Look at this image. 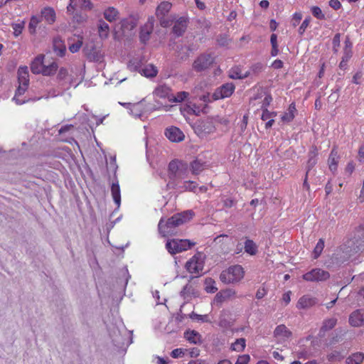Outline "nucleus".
<instances>
[{"mask_svg": "<svg viewBox=\"0 0 364 364\" xmlns=\"http://www.w3.org/2000/svg\"><path fill=\"white\" fill-rule=\"evenodd\" d=\"M250 360L248 355H242L238 357L235 364H247Z\"/></svg>", "mask_w": 364, "mask_h": 364, "instance_id": "6e6d98bb", "label": "nucleus"}, {"mask_svg": "<svg viewBox=\"0 0 364 364\" xmlns=\"http://www.w3.org/2000/svg\"><path fill=\"white\" fill-rule=\"evenodd\" d=\"M72 128H73V126L72 124H67V125L63 126L59 129V134H62L63 133H65V132H68Z\"/></svg>", "mask_w": 364, "mask_h": 364, "instance_id": "0e129e2a", "label": "nucleus"}, {"mask_svg": "<svg viewBox=\"0 0 364 364\" xmlns=\"http://www.w3.org/2000/svg\"><path fill=\"white\" fill-rule=\"evenodd\" d=\"M190 317H191V318H192L193 320H197V321H201V322H205V323L210 322V319L208 318V316L207 314L200 315V314H198L193 312L190 315Z\"/></svg>", "mask_w": 364, "mask_h": 364, "instance_id": "a18cd8bd", "label": "nucleus"}, {"mask_svg": "<svg viewBox=\"0 0 364 364\" xmlns=\"http://www.w3.org/2000/svg\"><path fill=\"white\" fill-rule=\"evenodd\" d=\"M352 57V50H343V55L342 59L344 60L348 61L349 59Z\"/></svg>", "mask_w": 364, "mask_h": 364, "instance_id": "bf43d9fd", "label": "nucleus"}, {"mask_svg": "<svg viewBox=\"0 0 364 364\" xmlns=\"http://www.w3.org/2000/svg\"><path fill=\"white\" fill-rule=\"evenodd\" d=\"M58 68V64L55 62H52L48 65L44 64L41 73L45 76L53 75L56 73Z\"/></svg>", "mask_w": 364, "mask_h": 364, "instance_id": "473e14b6", "label": "nucleus"}, {"mask_svg": "<svg viewBox=\"0 0 364 364\" xmlns=\"http://www.w3.org/2000/svg\"><path fill=\"white\" fill-rule=\"evenodd\" d=\"M193 129L198 136L204 137L214 132L215 127L213 119L206 118L196 122L193 125Z\"/></svg>", "mask_w": 364, "mask_h": 364, "instance_id": "0eeeda50", "label": "nucleus"}, {"mask_svg": "<svg viewBox=\"0 0 364 364\" xmlns=\"http://www.w3.org/2000/svg\"><path fill=\"white\" fill-rule=\"evenodd\" d=\"M184 337L190 343L198 344L201 342L200 335L196 331H187L184 333Z\"/></svg>", "mask_w": 364, "mask_h": 364, "instance_id": "cd10ccee", "label": "nucleus"}, {"mask_svg": "<svg viewBox=\"0 0 364 364\" xmlns=\"http://www.w3.org/2000/svg\"><path fill=\"white\" fill-rule=\"evenodd\" d=\"M119 12L114 7H109L104 11L105 18L110 23L115 21L118 18Z\"/></svg>", "mask_w": 364, "mask_h": 364, "instance_id": "7c9ffc66", "label": "nucleus"}, {"mask_svg": "<svg viewBox=\"0 0 364 364\" xmlns=\"http://www.w3.org/2000/svg\"><path fill=\"white\" fill-rule=\"evenodd\" d=\"M327 358L329 361H339L343 358V356L338 351H333L327 355Z\"/></svg>", "mask_w": 364, "mask_h": 364, "instance_id": "c03bdc74", "label": "nucleus"}, {"mask_svg": "<svg viewBox=\"0 0 364 364\" xmlns=\"http://www.w3.org/2000/svg\"><path fill=\"white\" fill-rule=\"evenodd\" d=\"M337 319L335 318H331L323 321V326L321 328L322 331H327L332 329L336 324Z\"/></svg>", "mask_w": 364, "mask_h": 364, "instance_id": "a19ab883", "label": "nucleus"}, {"mask_svg": "<svg viewBox=\"0 0 364 364\" xmlns=\"http://www.w3.org/2000/svg\"><path fill=\"white\" fill-rule=\"evenodd\" d=\"M187 168V165L183 164L179 161H171L168 164V178L167 183V188H175L178 186V181L184 178L185 171Z\"/></svg>", "mask_w": 364, "mask_h": 364, "instance_id": "7ed1b4c3", "label": "nucleus"}, {"mask_svg": "<svg viewBox=\"0 0 364 364\" xmlns=\"http://www.w3.org/2000/svg\"><path fill=\"white\" fill-rule=\"evenodd\" d=\"M18 87L16 91L13 100L17 105H23L30 101H36L43 98V96L32 97L30 95L23 96L28 90L29 85V73L27 66L19 67L18 69Z\"/></svg>", "mask_w": 364, "mask_h": 364, "instance_id": "f03ea898", "label": "nucleus"}, {"mask_svg": "<svg viewBox=\"0 0 364 364\" xmlns=\"http://www.w3.org/2000/svg\"><path fill=\"white\" fill-rule=\"evenodd\" d=\"M291 336V332L283 324L277 326L274 331V336L277 341L280 343H284Z\"/></svg>", "mask_w": 364, "mask_h": 364, "instance_id": "f8f14e48", "label": "nucleus"}, {"mask_svg": "<svg viewBox=\"0 0 364 364\" xmlns=\"http://www.w3.org/2000/svg\"><path fill=\"white\" fill-rule=\"evenodd\" d=\"M193 215L192 210H186L173 215L165 223L164 218H161L158 225L159 233L163 237L175 235L176 228L190 220Z\"/></svg>", "mask_w": 364, "mask_h": 364, "instance_id": "f257e3e1", "label": "nucleus"}, {"mask_svg": "<svg viewBox=\"0 0 364 364\" xmlns=\"http://www.w3.org/2000/svg\"><path fill=\"white\" fill-rule=\"evenodd\" d=\"M310 21H311V18H310V17H307V18H306L303 21V22H302V23H301V25L300 26V27H299V33L301 35H302V34L305 32V31H306V28H307V27L309 26V25Z\"/></svg>", "mask_w": 364, "mask_h": 364, "instance_id": "864d4df0", "label": "nucleus"}, {"mask_svg": "<svg viewBox=\"0 0 364 364\" xmlns=\"http://www.w3.org/2000/svg\"><path fill=\"white\" fill-rule=\"evenodd\" d=\"M97 28L100 37L101 38H107L109 33V25L105 21L100 19L98 21Z\"/></svg>", "mask_w": 364, "mask_h": 364, "instance_id": "c85d7f7f", "label": "nucleus"}, {"mask_svg": "<svg viewBox=\"0 0 364 364\" xmlns=\"http://www.w3.org/2000/svg\"><path fill=\"white\" fill-rule=\"evenodd\" d=\"M316 303L317 301L315 297L306 294L299 299L296 304V308L299 309H306L314 306Z\"/></svg>", "mask_w": 364, "mask_h": 364, "instance_id": "dca6fc26", "label": "nucleus"}, {"mask_svg": "<svg viewBox=\"0 0 364 364\" xmlns=\"http://www.w3.org/2000/svg\"><path fill=\"white\" fill-rule=\"evenodd\" d=\"M341 42V34L336 33L333 38V48L335 52L338 51V48L340 46Z\"/></svg>", "mask_w": 364, "mask_h": 364, "instance_id": "5fc2aeb1", "label": "nucleus"}, {"mask_svg": "<svg viewBox=\"0 0 364 364\" xmlns=\"http://www.w3.org/2000/svg\"><path fill=\"white\" fill-rule=\"evenodd\" d=\"M245 339L238 338L231 346V349L237 352L242 351L245 348Z\"/></svg>", "mask_w": 364, "mask_h": 364, "instance_id": "ea45409f", "label": "nucleus"}, {"mask_svg": "<svg viewBox=\"0 0 364 364\" xmlns=\"http://www.w3.org/2000/svg\"><path fill=\"white\" fill-rule=\"evenodd\" d=\"M247 120H248V117L246 116V115L243 116L242 122L240 124V129H241L242 132H243L245 130L246 127H247Z\"/></svg>", "mask_w": 364, "mask_h": 364, "instance_id": "052dcab7", "label": "nucleus"}, {"mask_svg": "<svg viewBox=\"0 0 364 364\" xmlns=\"http://www.w3.org/2000/svg\"><path fill=\"white\" fill-rule=\"evenodd\" d=\"M165 135L172 142H180L185 138L183 132L179 128L174 126L166 128Z\"/></svg>", "mask_w": 364, "mask_h": 364, "instance_id": "4468645a", "label": "nucleus"}, {"mask_svg": "<svg viewBox=\"0 0 364 364\" xmlns=\"http://www.w3.org/2000/svg\"><path fill=\"white\" fill-rule=\"evenodd\" d=\"M362 77V74L360 73H356L353 77L352 82L356 85L360 84V80Z\"/></svg>", "mask_w": 364, "mask_h": 364, "instance_id": "e2e57ef3", "label": "nucleus"}, {"mask_svg": "<svg viewBox=\"0 0 364 364\" xmlns=\"http://www.w3.org/2000/svg\"><path fill=\"white\" fill-rule=\"evenodd\" d=\"M329 6L335 10H338L341 7V4L338 0H330Z\"/></svg>", "mask_w": 364, "mask_h": 364, "instance_id": "13d9d810", "label": "nucleus"}, {"mask_svg": "<svg viewBox=\"0 0 364 364\" xmlns=\"http://www.w3.org/2000/svg\"><path fill=\"white\" fill-rule=\"evenodd\" d=\"M205 289L208 293L213 294V293H215L218 290V288L215 286V281L213 280L211 278L206 279L205 281Z\"/></svg>", "mask_w": 364, "mask_h": 364, "instance_id": "79ce46f5", "label": "nucleus"}, {"mask_svg": "<svg viewBox=\"0 0 364 364\" xmlns=\"http://www.w3.org/2000/svg\"><path fill=\"white\" fill-rule=\"evenodd\" d=\"M244 270L240 265H233L223 270L220 279L225 284L237 283L244 277Z\"/></svg>", "mask_w": 364, "mask_h": 364, "instance_id": "20e7f679", "label": "nucleus"}, {"mask_svg": "<svg viewBox=\"0 0 364 364\" xmlns=\"http://www.w3.org/2000/svg\"><path fill=\"white\" fill-rule=\"evenodd\" d=\"M185 267L186 270L191 274H200L204 267V261L202 255L200 254H196L193 255L186 263Z\"/></svg>", "mask_w": 364, "mask_h": 364, "instance_id": "1a4fd4ad", "label": "nucleus"}, {"mask_svg": "<svg viewBox=\"0 0 364 364\" xmlns=\"http://www.w3.org/2000/svg\"><path fill=\"white\" fill-rule=\"evenodd\" d=\"M205 166V164L198 159L194 160L191 164V171L193 174H198L203 170Z\"/></svg>", "mask_w": 364, "mask_h": 364, "instance_id": "58836bf2", "label": "nucleus"}, {"mask_svg": "<svg viewBox=\"0 0 364 364\" xmlns=\"http://www.w3.org/2000/svg\"><path fill=\"white\" fill-rule=\"evenodd\" d=\"M364 322V309H358L354 311L349 316V323L351 326L358 327L363 324Z\"/></svg>", "mask_w": 364, "mask_h": 364, "instance_id": "f3484780", "label": "nucleus"}, {"mask_svg": "<svg viewBox=\"0 0 364 364\" xmlns=\"http://www.w3.org/2000/svg\"><path fill=\"white\" fill-rule=\"evenodd\" d=\"M215 58L210 53H202L193 61L192 68L197 72L208 70L213 63Z\"/></svg>", "mask_w": 364, "mask_h": 364, "instance_id": "6e6552de", "label": "nucleus"}, {"mask_svg": "<svg viewBox=\"0 0 364 364\" xmlns=\"http://www.w3.org/2000/svg\"><path fill=\"white\" fill-rule=\"evenodd\" d=\"M44 55H38L31 63V70L33 74H40L44 65Z\"/></svg>", "mask_w": 364, "mask_h": 364, "instance_id": "aec40b11", "label": "nucleus"}, {"mask_svg": "<svg viewBox=\"0 0 364 364\" xmlns=\"http://www.w3.org/2000/svg\"><path fill=\"white\" fill-rule=\"evenodd\" d=\"M330 277L329 273L320 268H315L303 275V279L307 282H323Z\"/></svg>", "mask_w": 364, "mask_h": 364, "instance_id": "9d476101", "label": "nucleus"}, {"mask_svg": "<svg viewBox=\"0 0 364 364\" xmlns=\"http://www.w3.org/2000/svg\"><path fill=\"white\" fill-rule=\"evenodd\" d=\"M270 42L272 44V47H275V46H278L277 45V36L276 34L273 33L271 35Z\"/></svg>", "mask_w": 364, "mask_h": 364, "instance_id": "338daca9", "label": "nucleus"}, {"mask_svg": "<svg viewBox=\"0 0 364 364\" xmlns=\"http://www.w3.org/2000/svg\"><path fill=\"white\" fill-rule=\"evenodd\" d=\"M302 18V15L300 13H295L293 16V26H296L297 23L301 21Z\"/></svg>", "mask_w": 364, "mask_h": 364, "instance_id": "680f3d73", "label": "nucleus"}, {"mask_svg": "<svg viewBox=\"0 0 364 364\" xmlns=\"http://www.w3.org/2000/svg\"><path fill=\"white\" fill-rule=\"evenodd\" d=\"M317 151L315 149L311 150L309 153V159L307 162V173H309L311 169L315 166L317 162L316 159Z\"/></svg>", "mask_w": 364, "mask_h": 364, "instance_id": "e433bc0d", "label": "nucleus"}, {"mask_svg": "<svg viewBox=\"0 0 364 364\" xmlns=\"http://www.w3.org/2000/svg\"><path fill=\"white\" fill-rule=\"evenodd\" d=\"M63 92L64 91H62L60 89L59 90L52 89L48 92V94L46 96H43V97H45L46 99H48L49 97H55L62 95Z\"/></svg>", "mask_w": 364, "mask_h": 364, "instance_id": "603ef678", "label": "nucleus"}, {"mask_svg": "<svg viewBox=\"0 0 364 364\" xmlns=\"http://www.w3.org/2000/svg\"><path fill=\"white\" fill-rule=\"evenodd\" d=\"M41 18H43L48 24H53L56 19L55 10L50 6L44 7L41 11Z\"/></svg>", "mask_w": 364, "mask_h": 364, "instance_id": "412c9836", "label": "nucleus"}, {"mask_svg": "<svg viewBox=\"0 0 364 364\" xmlns=\"http://www.w3.org/2000/svg\"><path fill=\"white\" fill-rule=\"evenodd\" d=\"M235 88V87L233 83H225L215 90L213 95V98L214 100H218L220 99L229 97L233 93Z\"/></svg>", "mask_w": 364, "mask_h": 364, "instance_id": "9b49d317", "label": "nucleus"}, {"mask_svg": "<svg viewBox=\"0 0 364 364\" xmlns=\"http://www.w3.org/2000/svg\"><path fill=\"white\" fill-rule=\"evenodd\" d=\"M154 26V17H150L148 18L147 22L141 28L139 38L142 43H146L149 40Z\"/></svg>", "mask_w": 364, "mask_h": 364, "instance_id": "ddd939ff", "label": "nucleus"}, {"mask_svg": "<svg viewBox=\"0 0 364 364\" xmlns=\"http://www.w3.org/2000/svg\"><path fill=\"white\" fill-rule=\"evenodd\" d=\"M181 296L184 299L189 300L193 296L196 297L198 296V291L193 287V284H187L183 289L181 291Z\"/></svg>", "mask_w": 364, "mask_h": 364, "instance_id": "5701e85b", "label": "nucleus"}, {"mask_svg": "<svg viewBox=\"0 0 364 364\" xmlns=\"http://www.w3.org/2000/svg\"><path fill=\"white\" fill-rule=\"evenodd\" d=\"M188 20L185 17H180L176 21L173 27V33L177 36H182L186 30Z\"/></svg>", "mask_w": 364, "mask_h": 364, "instance_id": "a211bd4d", "label": "nucleus"}, {"mask_svg": "<svg viewBox=\"0 0 364 364\" xmlns=\"http://www.w3.org/2000/svg\"><path fill=\"white\" fill-rule=\"evenodd\" d=\"M272 101V97L271 95L266 93L264 99L262 101V105H261L262 110L267 109L268 106L270 105Z\"/></svg>", "mask_w": 364, "mask_h": 364, "instance_id": "3c124183", "label": "nucleus"}, {"mask_svg": "<svg viewBox=\"0 0 364 364\" xmlns=\"http://www.w3.org/2000/svg\"><path fill=\"white\" fill-rule=\"evenodd\" d=\"M236 291L232 289H227L220 291V296H223V299H228L235 296Z\"/></svg>", "mask_w": 364, "mask_h": 364, "instance_id": "09e8293b", "label": "nucleus"}, {"mask_svg": "<svg viewBox=\"0 0 364 364\" xmlns=\"http://www.w3.org/2000/svg\"><path fill=\"white\" fill-rule=\"evenodd\" d=\"M41 21V17L38 16H32L28 23V30L31 35L36 33V28Z\"/></svg>", "mask_w": 364, "mask_h": 364, "instance_id": "f704fd0d", "label": "nucleus"}, {"mask_svg": "<svg viewBox=\"0 0 364 364\" xmlns=\"http://www.w3.org/2000/svg\"><path fill=\"white\" fill-rule=\"evenodd\" d=\"M188 96L189 93L185 91L178 92L176 95H173V94H172L170 102H182L185 101L188 97Z\"/></svg>", "mask_w": 364, "mask_h": 364, "instance_id": "4c0bfd02", "label": "nucleus"}, {"mask_svg": "<svg viewBox=\"0 0 364 364\" xmlns=\"http://www.w3.org/2000/svg\"><path fill=\"white\" fill-rule=\"evenodd\" d=\"M154 94L156 97L163 99H167L169 102L171 97V90L166 85H159L154 90Z\"/></svg>", "mask_w": 364, "mask_h": 364, "instance_id": "4be33fe9", "label": "nucleus"}, {"mask_svg": "<svg viewBox=\"0 0 364 364\" xmlns=\"http://www.w3.org/2000/svg\"><path fill=\"white\" fill-rule=\"evenodd\" d=\"M120 105L124 106L129 109V114L135 118H141L143 115V108L141 103L131 104V103H121Z\"/></svg>", "mask_w": 364, "mask_h": 364, "instance_id": "6ab92c4d", "label": "nucleus"}, {"mask_svg": "<svg viewBox=\"0 0 364 364\" xmlns=\"http://www.w3.org/2000/svg\"><path fill=\"white\" fill-rule=\"evenodd\" d=\"M172 4L168 1H162L156 8V15L160 19L161 25L164 27L168 26V22L164 20V17L169 12Z\"/></svg>", "mask_w": 364, "mask_h": 364, "instance_id": "2eb2a0df", "label": "nucleus"}, {"mask_svg": "<svg viewBox=\"0 0 364 364\" xmlns=\"http://www.w3.org/2000/svg\"><path fill=\"white\" fill-rule=\"evenodd\" d=\"M111 192L114 202L117 205V208H119L121 204V193L119 185L117 181L116 183H112Z\"/></svg>", "mask_w": 364, "mask_h": 364, "instance_id": "393cba45", "label": "nucleus"}, {"mask_svg": "<svg viewBox=\"0 0 364 364\" xmlns=\"http://www.w3.org/2000/svg\"><path fill=\"white\" fill-rule=\"evenodd\" d=\"M296 107H295V105L294 104H291L288 108V110L287 112H285L282 116V121L283 122H286V123H288V122H291L294 117H295V112H296Z\"/></svg>", "mask_w": 364, "mask_h": 364, "instance_id": "2f4dec72", "label": "nucleus"}, {"mask_svg": "<svg viewBox=\"0 0 364 364\" xmlns=\"http://www.w3.org/2000/svg\"><path fill=\"white\" fill-rule=\"evenodd\" d=\"M272 66L274 69H280L283 67V62L280 60H275L273 63Z\"/></svg>", "mask_w": 364, "mask_h": 364, "instance_id": "69168bd1", "label": "nucleus"}, {"mask_svg": "<svg viewBox=\"0 0 364 364\" xmlns=\"http://www.w3.org/2000/svg\"><path fill=\"white\" fill-rule=\"evenodd\" d=\"M311 13L314 17L318 19L322 20L325 18V16L323 14L321 9L316 6H312L311 9Z\"/></svg>", "mask_w": 364, "mask_h": 364, "instance_id": "49530a36", "label": "nucleus"}, {"mask_svg": "<svg viewBox=\"0 0 364 364\" xmlns=\"http://www.w3.org/2000/svg\"><path fill=\"white\" fill-rule=\"evenodd\" d=\"M245 252L250 255H255L257 252V245L255 242L250 239H247L245 242Z\"/></svg>", "mask_w": 364, "mask_h": 364, "instance_id": "72a5a7b5", "label": "nucleus"}, {"mask_svg": "<svg viewBox=\"0 0 364 364\" xmlns=\"http://www.w3.org/2000/svg\"><path fill=\"white\" fill-rule=\"evenodd\" d=\"M139 73L141 75H144L146 77H154L157 75L158 70L152 64H149L139 70Z\"/></svg>", "mask_w": 364, "mask_h": 364, "instance_id": "a878e982", "label": "nucleus"}, {"mask_svg": "<svg viewBox=\"0 0 364 364\" xmlns=\"http://www.w3.org/2000/svg\"><path fill=\"white\" fill-rule=\"evenodd\" d=\"M364 359V354L362 353H355L346 359V364H361Z\"/></svg>", "mask_w": 364, "mask_h": 364, "instance_id": "c9c22d12", "label": "nucleus"}, {"mask_svg": "<svg viewBox=\"0 0 364 364\" xmlns=\"http://www.w3.org/2000/svg\"><path fill=\"white\" fill-rule=\"evenodd\" d=\"M194 245L188 240L173 239L167 241L166 248L170 254L175 255L191 249Z\"/></svg>", "mask_w": 364, "mask_h": 364, "instance_id": "423d86ee", "label": "nucleus"}, {"mask_svg": "<svg viewBox=\"0 0 364 364\" xmlns=\"http://www.w3.org/2000/svg\"><path fill=\"white\" fill-rule=\"evenodd\" d=\"M57 80L58 83V89L62 91H65L70 89L72 86L76 87L82 81V78L77 82L73 75H69L65 68H61L58 71Z\"/></svg>", "mask_w": 364, "mask_h": 364, "instance_id": "39448f33", "label": "nucleus"}, {"mask_svg": "<svg viewBox=\"0 0 364 364\" xmlns=\"http://www.w3.org/2000/svg\"><path fill=\"white\" fill-rule=\"evenodd\" d=\"M197 188V183L194 181H184L183 185L179 184V181H178V186L175 188L174 189H177L179 191H193L195 192Z\"/></svg>", "mask_w": 364, "mask_h": 364, "instance_id": "c756f323", "label": "nucleus"}, {"mask_svg": "<svg viewBox=\"0 0 364 364\" xmlns=\"http://www.w3.org/2000/svg\"><path fill=\"white\" fill-rule=\"evenodd\" d=\"M339 156L338 152L335 148H333L328 157V166L329 168L332 172H335L337 170V166L338 163Z\"/></svg>", "mask_w": 364, "mask_h": 364, "instance_id": "b1692460", "label": "nucleus"}, {"mask_svg": "<svg viewBox=\"0 0 364 364\" xmlns=\"http://www.w3.org/2000/svg\"><path fill=\"white\" fill-rule=\"evenodd\" d=\"M183 355V351L181 348H176L172 350L171 355L173 358H178L182 357Z\"/></svg>", "mask_w": 364, "mask_h": 364, "instance_id": "4d7b16f0", "label": "nucleus"}, {"mask_svg": "<svg viewBox=\"0 0 364 364\" xmlns=\"http://www.w3.org/2000/svg\"><path fill=\"white\" fill-rule=\"evenodd\" d=\"M359 161L360 162L364 161V146L360 147L358 151Z\"/></svg>", "mask_w": 364, "mask_h": 364, "instance_id": "774afa93", "label": "nucleus"}, {"mask_svg": "<svg viewBox=\"0 0 364 364\" xmlns=\"http://www.w3.org/2000/svg\"><path fill=\"white\" fill-rule=\"evenodd\" d=\"M26 25L24 20L18 19L16 22H14L11 24L13 28V35L15 38H18L23 32Z\"/></svg>", "mask_w": 364, "mask_h": 364, "instance_id": "bb28decb", "label": "nucleus"}, {"mask_svg": "<svg viewBox=\"0 0 364 364\" xmlns=\"http://www.w3.org/2000/svg\"><path fill=\"white\" fill-rule=\"evenodd\" d=\"M82 45V40H77L75 43L69 44V50L71 53H75L77 52Z\"/></svg>", "mask_w": 364, "mask_h": 364, "instance_id": "8fccbe9b", "label": "nucleus"}, {"mask_svg": "<svg viewBox=\"0 0 364 364\" xmlns=\"http://www.w3.org/2000/svg\"><path fill=\"white\" fill-rule=\"evenodd\" d=\"M323 247H324V241L322 240V239H320L314 250V258H318L320 255L321 254L323 250Z\"/></svg>", "mask_w": 364, "mask_h": 364, "instance_id": "37998d69", "label": "nucleus"}, {"mask_svg": "<svg viewBox=\"0 0 364 364\" xmlns=\"http://www.w3.org/2000/svg\"><path fill=\"white\" fill-rule=\"evenodd\" d=\"M276 116H277V112H270L267 109H265L262 110V114L261 119L263 121H267V120H269L270 119H273V117H274Z\"/></svg>", "mask_w": 364, "mask_h": 364, "instance_id": "de8ad7c7", "label": "nucleus"}]
</instances>
